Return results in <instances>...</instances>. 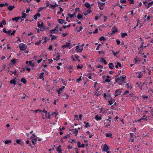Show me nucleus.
<instances>
[{
    "label": "nucleus",
    "instance_id": "19",
    "mask_svg": "<svg viewBox=\"0 0 153 153\" xmlns=\"http://www.w3.org/2000/svg\"><path fill=\"white\" fill-rule=\"evenodd\" d=\"M57 21L59 23L63 24L64 22V21L63 19H59L57 20Z\"/></svg>",
    "mask_w": 153,
    "mask_h": 153
},
{
    "label": "nucleus",
    "instance_id": "15",
    "mask_svg": "<svg viewBox=\"0 0 153 153\" xmlns=\"http://www.w3.org/2000/svg\"><path fill=\"white\" fill-rule=\"evenodd\" d=\"M108 66L110 69H113L114 67V66L113 63H109L108 64Z\"/></svg>",
    "mask_w": 153,
    "mask_h": 153
},
{
    "label": "nucleus",
    "instance_id": "61",
    "mask_svg": "<svg viewBox=\"0 0 153 153\" xmlns=\"http://www.w3.org/2000/svg\"><path fill=\"white\" fill-rule=\"evenodd\" d=\"M98 32V29H96L93 32V33L94 34L97 33Z\"/></svg>",
    "mask_w": 153,
    "mask_h": 153
},
{
    "label": "nucleus",
    "instance_id": "51",
    "mask_svg": "<svg viewBox=\"0 0 153 153\" xmlns=\"http://www.w3.org/2000/svg\"><path fill=\"white\" fill-rule=\"evenodd\" d=\"M81 143L80 142L78 141L77 143V145H78V147L79 148H80L81 147V146L80 145Z\"/></svg>",
    "mask_w": 153,
    "mask_h": 153
},
{
    "label": "nucleus",
    "instance_id": "37",
    "mask_svg": "<svg viewBox=\"0 0 153 153\" xmlns=\"http://www.w3.org/2000/svg\"><path fill=\"white\" fill-rule=\"evenodd\" d=\"M51 36H52L51 40H53L54 39H56L57 38V37L54 35H50Z\"/></svg>",
    "mask_w": 153,
    "mask_h": 153
},
{
    "label": "nucleus",
    "instance_id": "33",
    "mask_svg": "<svg viewBox=\"0 0 153 153\" xmlns=\"http://www.w3.org/2000/svg\"><path fill=\"white\" fill-rule=\"evenodd\" d=\"M70 135L69 134H68L67 135L65 136V137H62L61 138V141L62 142V140L63 139H66L67 138H68V137H70Z\"/></svg>",
    "mask_w": 153,
    "mask_h": 153
},
{
    "label": "nucleus",
    "instance_id": "50",
    "mask_svg": "<svg viewBox=\"0 0 153 153\" xmlns=\"http://www.w3.org/2000/svg\"><path fill=\"white\" fill-rule=\"evenodd\" d=\"M81 77L82 76H81L79 78H78L76 79V82H79V81H81L82 80L81 79Z\"/></svg>",
    "mask_w": 153,
    "mask_h": 153
},
{
    "label": "nucleus",
    "instance_id": "36",
    "mask_svg": "<svg viewBox=\"0 0 153 153\" xmlns=\"http://www.w3.org/2000/svg\"><path fill=\"white\" fill-rule=\"evenodd\" d=\"M121 64L120 63L118 62L117 63V65H115V68H118V66L121 67Z\"/></svg>",
    "mask_w": 153,
    "mask_h": 153
},
{
    "label": "nucleus",
    "instance_id": "48",
    "mask_svg": "<svg viewBox=\"0 0 153 153\" xmlns=\"http://www.w3.org/2000/svg\"><path fill=\"white\" fill-rule=\"evenodd\" d=\"M41 41H42L41 40H39V42H36L35 43V45H39L41 43Z\"/></svg>",
    "mask_w": 153,
    "mask_h": 153
},
{
    "label": "nucleus",
    "instance_id": "21",
    "mask_svg": "<svg viewBox=\"0 0 153 153\" xmlns=\"http://www.w3.org/2000/svg\"><path fill=\"white\" fill-rule=\"evenodd\" d=\"M61 146L60 145L58 146L57 147L56 150L58 152H62V150L61 149Z\"/></svg>",
    "mask_w": 153,
    "mask_h": 153
},
{
    "label": "nucleus",
    "instance_id": "31",
    "mask_svg": "<svg viewBox=\"0 0 153 153\" xmlns=\"http://www.w3.org/2000/svg\"><path fill=\"white\" fill-rule=\"evenodd\" d=\"M95 118L97 120H100L102 119L101 117L100 116L98 117V115H96L95 117Z\"/></svg>",
    "mask_w": 153,
    "mask_h": 153
},
{
    "label": "nucleus",
    "instance_id": "2",
    "mask_svg": "<svg viewBox=\"0 0 153 153\" xmlns=\"http://www.w3.org/2000/svg\"><path fill=\"white\" fill-rule=\"evenodd\" d=\"M112 32L110 33L111 35H113L115 33H116L117 32V28L116 27H114L111 30Z\"/></svg>",
    "mask_w": 153,
    "mask_h": 153
},
{
    "label": "nucleus",
    "instance_id": "40",
    "mask_svg": "<svg viewBox=\"0 0 153 153\" xmlns=\"http://www.w3.org/2000/svg\"><path fill=\"white\" fill-rule=\"evenodd\" d=\"M142 75L143 74H142L141 72H140L139 73V74L137 76V77H138L139 78H140L142 77Z\"/></svg>",
    "mask_w": 153,
    "mask_h": 153
},
{
    "label": "nucleus",
    "instance_id": "23",
    "mask_svg": "<svg viewBox=\"0 0 153 153\" xmlns=\"http://www.w3.org/2000/svg\"><path fill=\"white\" fill-rule=\"evenodd\" d=\"M126 85L127 86V88L128 89H131L132 88V87L131 86V84L129 83H126Z\"/></svg>",
    "mask_w": 153,
    "mask_h": 153
},
{
    "label": "nucleus",
    "instance_id": "24",
    "mask_svg": "<svg viewBox=\"0 0 153 153\" xmlns=\"http://www.w3.org/2000/svg\"><path fill=\"white\" fill-rule=\"evenodd\" d=\"M25 12V11H23V13L22 14V16L21 18L23 19V18H26V16H27V14L24 13V12Z\"/></svg>",
    "mask_w": 153,
    "mask_h": 153
},
{
    "label": "nucleus",
    "instance_id": "10",
    "mask_svg": "<svg viewBox=\"0 0 153 153\" xmlns=\"http://www.w3.org/2000/svg\"><path fill=\"white\" fill-rule=\"evenodd\" d=\"M115 82L118 83V82H119L120 81H121V80H120V77H118V76H116L115 77Z\"/></svg>",
    "mask_w": 153,
    "mask_h": 153
},
{
    "label": "nucleus",
    "instance_id": "64",
    "mask_svg": "<svg viewBox=\"0 0 153 153\" xmlns=\"http://www.w3.org/2000/svg\"><path fill=\"white\" fill-rule=\"evenodd\" d=\"M130 135L131 138H132L134 136V134L132 133H130Z\"/></svg>",
    "mask_w": 153,
    "mask_h": 153
},
{
    "label": "nucleus",
    "instance_id": "27",
    "mask_svg": "<svg viewBox=\"0 0 153 153\" xmlns=\"http://www.w3.org/2000/svg\"><path fill=\"white\" fill-rule=\"evenodd\" d=\"M127 35V34L126 33H121V36L122 38H124Z\"/></svg>",
    "mask_w": 153,
    "mask_h": 153
},
{
    "label": "nucleus",
    "instance_id": "14",
    "mask_svg": "<svg viewBox=\"0 0 153 153\" xmlns=\"http://www.w3.org/2000/svg\"><path fill=\"white\" fill-rule=\"evenodd\" d=\"M14 8H15V7L14 5L10 6L7 7L8 10L10 11H12Z\"/></svg>",
    "mask_w": 153,
    "mask_h": 153
},
{
    "label": "nucleus",
    "instance_id": "44",
    "mask_svg": "<svg viewBox=\"0 0 153 153\" xmlns=\"http://www.w3.org/2000/svg\"><path fill=\"white\" fill-rule=\"evenodd\" d=\"M112 53L114 55V56H116V55L117 54H118L119 53L118 52H114L113 51H112Z\"/></svg>",
    "mask_w": 153,
    "mask_h": 153
},
{
    "label": "nucleus",
    "instance_id": "30",
    "mask_svg": "<svg viewBox=\"0 0 153 153\" xmlns=\"http://www.w3.org/2000/svg\"><path fill=\"white\" fill-rule=\"evenodd\" d=\"M21 81L24 84H26L27 82L26 80L24 78H22L21 80Z\"/></svg>",
    "mask_w": 153,
    "mask_h": 153
},
{
    "label": "nucleus",
    "instance_id": "49",
    "mask_svg": "<svg viewBox=\"0 0 153 153\" xmlns=\"http://www.w3.org/2000/svg\"><path fill=\"white\" fill-rule=\"evenodd\" d=\"M0 23H1L2 24H3L4 25H6V22L5 20L4 19H3L2 21L0 22Z\"/></svg>",
    "mask_w": 153,
    "mask_h": 153
},
{
    "label": "nucleus",
    "instance_id": "56",
    "mask_svg": "<svg viewBox=\"0 0 153 153\" xmlns=\"http://www.w3.org/2000/svg\"><path fill=\"white\" fill-rule=\"evenodd\" d=\"M64 95H65L66 97H64V99H67V98H68V97H69V96L68 95H67V94H65V93H64L63 95V96H64Z\"/></svg>",
    "mask_w": 153,
    "mask_h": 153
},
{
    "label": "nucleus",
    "instance_id": "11",
    "mask_svg": "<svg viewBox=\"0 0 153 153\" xmlns=\"http://www.w3.org/2000/svg\"><path fill=\"white\" fill-rule=\"evenodd\" d=\"M112 98L111 97V100H109L108 101L109 104L110 105H111L113 103V102H114L115 101V100L114 99H112Z\"/></svg>",
    "mask_w": 153,
    "mask_h": 153
},
{
    "label": "nucleus",
    "instance_id": "1",
    "mask_svg": "<svg viewBox=\"0 0 153 153\" xmlns=\"http://www.w3.org/2000/svg\"><path fill=\"white\" fill-rule=\"evenodd\" d=\"M19 47L20 48V51H23L25 50L27 48V45L23 43H20L19 45Z\"/></svg>",
    "mask_w": 153,
    "mask_h": 153
},
{
    "label": "nucleus",
    "instance_id": "59",
    "mask_svg": "<svg viewBox=\"0 0 153 153\" xmlns=\"http://www.w3.org/2000/svg\"><path fill=\"white\" fill-rule=\"evenodd\" d=\"M120 2L123 3H126V0H121Z\"/></svg>",
    "mask_w": 153,
    "mask_h": 153
},
{
    "label": "nucleus",
    "instance_id": "35",
    "mask_svg": "<svg viewBox=\"0 0 153 153\" xmlns=\"http://www.w3.org/2000/svg\"><path fill=\"white\" fill-rule=\"evenodd\" d=\"M76 14V13H74L73 14H70V13H68V16L69 17H70V18H72L73 16H74Z\"/></svg>",
    "mask_w": 153,
    "mask_h": 153
},
{
    "label": "nucleus",
    "instance_id": "54",
    "mask_svg": "<svg viewBox=\"0 0 153 153\" xmlns=\"http://www.w3.org/2000/svg\"><path fill=\"white\" fill-rule=\"evenodd\" d=\"M83 29V27L82 26H81L79 27V29L78 30H77V32H79L80 31H81Z\"/></svg>",
    "mask_w": 153,
    "mask_h": 153
},
{
    "label": "nucleus",
    "instance_id": "13",
    "mask_svg": "<svg viewBox=\"0 0 153 153\" xmlns=\"http://www.w3.org/2000/svg\"><path fill=\"white\" fill-rule=\"evenodd\" d=\"M71 131L73 132L74 134H75V136H76L77 134L78 131L76 128L74 129L71 130Z\"/></svg>",
    "mask_w": 153,
    "mask_h": 153
},
{
    "label": "nucleus",
    "instance_id": "16",
    "mask_svg": "<svg viewBox=\"0 0 153 153\" xmlns=\"http://www.w3.org/2000/svg\"><path fill=\"white\" fill-rule=\"evenodd\" d=\"M153 4V1H152L151 2L147 3V5H146V6L147 7V8H149L150 6H152Z\"/></svg>",
    "mask_w": 153,
    "mask_h": 153
},
{
    "label": "nucleus",
    "instance_id": "7",
    "mask_svg": "<svg viewBox=\"0 0 153 153\" xmlns=\"http://www.w3.org/2000/svg\"><path fill=\"white\" fill-rule=\"evenodd\" d=\"M66 44L65 45H64L62 46V48L64 49L66 48H68L70 46L71 43L70 42H66Z\"/></svg>",
    "mask_w": 153,
    "mask_h": 153
},
{
    "label": "nucleus",
    "instance_id": "55",
    "mask_svg": "<svg viewBox=\"0 0 153 153\" xmlns=\"http://www.w3.org/2000/svg\"><path fill=\"white\" fill-rule=\"evenodd\" d=\"M10 72H11L12 74H14L15 75H16V73H17V71H16V70H15L13 72L12 71H10Z\"/></svg>",
    "mask_w": 153,
    "mask_h": 153
},
{
    "label": "nucleus",
    "instance_id": "53",
    "mask_svg": "<svg viewBox=\"0 0 153 153\" xmlns=\"http://www.w3.org/2000/svg\"><path fill=\"white\" fill-rule=\"evenodd\" d=\"M95 94L97 96H98L100 95V94L99 92H95Z\"/></svg>",
    "mask_w": 153,
    "mask_h": 153
},
{
    "label": "nucleus",
    "instance_id": "4",
    "mask_svg": "<svg viewBox=\"0 0 153 153\" xmlns=\"http://www.w3.org/2000/svg\"><path fill=\"white\" fill-rule=\"evenodd\" d=\"M108 149L109 148L108 146L106 145V144H105L104 145L103 148L102 149L103 151L105 152H107Z\"/></svg>",
    "mask_w": 153,
    "mask_h": 153
},
{
    "label": "nucleus",
    "instance_id": "42",
    "mask_svg": "<svg viewBox=\"0 0 153 153\" xmlns=\"http://www.w3.org/2000/svg\"><path fill=\"white\" fill-rule=\"evenodd\" d=\"M16 59H14L13 60H11L10 61L14 65L16 63Z\"/></svg>",
    "mask_w": 153,
    "mask_h": 153
},
{
    "label": "nucleus",
    "instance_id": "62",
    "mask_svg": "<svg viewBox=\"0 0 153 153\" xmlns=\"http://www.w3.org/2000/svg\"><path fill=\"white\" fill-rule=\"evenodd\" d=\"M16 30H15L13 31L12 33L11 34V35L12 36H13L14 35V34L15 33Z\"/></svg>",
    "mask_w": 153,
    "mask_h": 153
},
{
    "label": "nucleus",
    "instance_id": "52",
    "mask_svg": "<svg viewBox=\"0 0 153 153\" xmlns=\"http://www.w3.org/2000/svg\"><path fill=\"white\" fill-rule=\"evenodd\" d=\"M83 66L82 65L80 66L79 65H78L77 66V69H79V68L81 69L83 68Z\"/></svg>",
    "mask_w": 153,
    "mask_h": 153
},
{
    "label": "nucleus",
    "instance_id": "47",
    "mask_svg": "<svg viewBox=\"0 0 153 153\" xmlns=\"http://www.w3.org/2000/svg\"><path fill=\"white\" fill-rule=\"evenodd\" d=\"M59 27L58 26H56L55 27V28L53 29L54 31H57V32H58L59 31L58 30V28Z\"/></svg>",
    "mask_w": 153,
    "mask_h": 153
},
{
    "label": "nucleus",
    "instance_id": "20",
    "mask_svg": "<svg viewBox=\"0 0 153 153\" xmlns=\"http://www.w3.org/2000/svg\"><path fill=\"white\" fill-rule=\"evenodd\" d=\"M134 60L135 61V64H136L137 62H140L141 61L140 58L137 56H136L135 58H134Z\"/></svg>",
    "mask_w": 153,
    "mask_h": 153
},
{
    "label": "nucleus",
    "instance_id": "58",
    "mask_svg": "<svg viewBox=\"0 0 153 153\" xmlns=\"http://www.w3.org/2000/svg\"><path fill=\"white\" fill-rule=\"evenodd\" d=\"M102 16V15L100 14L99 16H96L95 17V19L96 20H97L98 19L99 17H100Z\"/></svg>",
    "mask_w": 153,
    "mask_h": 153
},
{
    "label": "nucleus",
    "instance_id": "38",
    "mask_svg": "<svg viewBox=\"0 0 153 153\" xmlns=\"http://www.w3.org/2000/svg\"><path fill=\"white\" fill-rule=\"evenodd\" d=\"M77 17L79 19H80L82 18V16L80 13L77 16Z\"/></svg>",
    "mask_w": 153,
    "mask_h": 153
},
{
    "label": "nucleus",
    "instance_id": "28",
    "mask_svg": "<svg viewBox=\"0 0 153 153\" xmlns=\"http://www.w3.org/2000/svg\"><path fill=\"white\" fill-rule=\"evenodd\" d=\"M112 134L110 133H106L105 134V136L106 137H110L111 138H113V137H112Z\"/></svg>",
    "mask_w": 153,
    "mask_h": 153
},
{
    "label": "nucleus",
    "instance_id": "41",
    "mask_svg": "<svg viewBox=\"0 0 153 153\" xmlns=\"http://www.w3.org/2000/svg\"><path fill=\"white\" fill-rule=\"evenodd\" d=\"M71 26V25L69 24L68 25H63V29H65L66 27H69Z\"/></svg>",
    "mask_w": 153,
    "mask_h": 153
},
{
    "label": "nucleus",
    "instance_id": "8",
    "mask_svg": "<svg viewBox=\"0 0 153 153\" xmlns=\"http://www.w3.org/2000/svg\"><path fill=\"white\" fill-rule=\"evenodd\" d=\"M16 77L14 78L13 79H11L10 81V83L11 84H13L14 85H15L16 84Z\"/></svg>",
    "mask_w": 153,
    "mask_h": 153
},
{
    "label": "nucleus",
    "instance_id": "5",
    "mask_svg": "<svg viewBox=\"0 0 153 153\" xmlns=\"http://www.w3.org/2000/svg\"><path fill=\"white\" fill-rule=\"evenodd\" d=\"M65 88V87L64 86H62L61 88H59L58 90H56L57 92L59 95L60 94V93L61 92V91L63 89Z\"/></svg>",
    "mask_w": 153,
    "mask_h": 153
},
{
    "label": "nucleus",
    "instance_id": "22",
    "mask_svg": "<svg viewBox=\"0 0 153 153\" xmlns=\"http://www.w3.org/2000/svg\"><path fill=\"white\" fill-rule=\"evenodd\" d=\"M76 49L77 50V51L78 52L81 53L83 49L82 48L81 49H79V46L77 45L76 46Z\"/></svg>",
    "mask_w": 153,
    "mask_h": 153
},
{
    "label": "nucleus",
    "instance_id": "45",
    "mask_svg": "<svg viewBox=\"0 0 153 153\" xmlns=\"http://www.w3.org/2000/svg\"><path fill=\"white\" fill-rule=\"evenodd\" d=\"M46 8V7H40L39 8V9L38 10V12H39L41 10H42L44 8Z\"/></svg>",
    "mask_w": 153,
    "mask_h": 153
},
{
    "label": "nucleus",
    "instance_id": "39",
    "mask_svg": "<svg viewBox=\"0 0 153 153\" xmlns=\"http://www.w3.org/2000/svg\"><path fill=\"white\" fill-rule=\"evenodd\" d=\"M44 74V72H42L39 75V78L41 79H42L43 77V74Z\"/></svg>",
    "mask_w": 153,
    "mask_h": 153
},
{
    "label": "nucleus",
    "instance_id": "32",
    "mask_svg": "<svg viewBox=\"0 0 153 153\" xmlns=\"http://www.w3.org/2000/svg\"><path fill=\"white\" fill-rule=\"evenodd\" d=\"M84 123L85 124V128H88L90 126V125L89 124V123L88 122H86L85 121H84Z\"/></svg>",
    "mask_w": 153,
    "mask_h": 153
},
{
    "label": "nucleus",
    "instance_id": "12",
    "mask_svg": "<svg viewBox=\"0 0 153 153\" xmlns=\"http://www.w3.org/2000/svg\"><path fill=\"white\" fill-rule=\"evenodd\" d=\"M16 142L18 144H19L21 145H24V143L23 142H22L21 140L20 139H17L16 140Z\"/></svg>",
    "mask_w": 153,
    "mask_h": 153
},
{
    "label": "nucleus",
    "instance_id": "18",
    "mask_svg": "<svg viewBox=\"0 0 153 153\" xmlns=\"http://www.w3.org/2000/svg\"><path fill=\"white\" fill-rule=\"evenodd\" d=\"M100 61L101 62H103L104 63L105 65H106L107 64L106 61L102 58H101L100 59Z\"/></svg>",
    "mask_w": 153,
    "mask_h": 153
},
{
    "label": "nucleus",
    "instance_id": "60",
    "mask_svg": "<svg viewBox=\"0 0 153 153\" xmlns=\"http://www.w3.org/2000/svg\"><path fill=\"white\" fill-rule=\"evenodd\" d=\"M129 1H130L129 2L130 4H133L134 3V1L133 0H128Z\"/></svg>",
    "mask_w": 153,
    "mask_h": 153
},
{
    "label": "nucleus",
    "instance_id": "46",
    "mask_svg": "<svg viewBox=\"0 0 153 153\" xmlns=\"http://www.w3.org/2000/svg\"><path fill=\"white\" fill-rule=\"evenodd\" d=\"M11 142V140H6L5 141L4 143L5 144H7Z\"/></svg>",
    "mask_w": 153,
    "mask_h": 153
},
{
    "label": "nucleus",
    "instance_id": "3",
    "mask_svg": "<svg viewBox=\"0 0 153 153\" xmlns=\"http://www.w3.org/2000/svg\"><path fill=\"white\" fill-rule=\"evenodd\" d=\"M122 91V90L120 89L116 90L115 92V97H116L118 95H119L120 94Z\"/></svg>",
    "mask_w": 153,
    "mask_h": 153
},
{
    "label": "nucleus",
    "instance_id": "34",
    "mask_svg": "<svg viewBox=\"0 0 153 153\" xmlns=\"http://www.w3.org/2000/svg\"><path fill=\"white\" fill-rule=\"evenodd\" d=\"M99 40L100 41H105V37H104V36H102L99 39Z\"/></svg>",
    "mask_w": 153,
    "mask_h": 153
},
{
    "label": "nucleus",
    "instance_id": "63",
    "mask_svg": "<svg viewBox=\"0 0 153 153\" xmlns=\"http://www.w3.org/2000/svg\"><path fill=\"white\" fill-rule=\"evenodd\" d=\"M65 127H63L62 128H59V130L60 131H62V130H65Z\"/></svg>",
    "mask_w": 153,
    "mask_h": 153
},
{
    "label": "nucleus",
    "instance_id": "26",
    "mask_svg": "<svg viewBox=\"0 0 153 153\" xmlns=\"http://www.w3.org/2000/svg\"><path fill=\"white\" fill-rule=\"evenodd\" d=\"M60 55L59 53H58L56 58H53L54 60L57 61L60 59Z\"/></svg>",
    "mask_w": 153,
    "mask_h": 153
},
{
    "label": "nucleus",
    "instance_id": "6",
    "mask_svg": "<svg viewBox=\"0 0 153 153\" xmlns=\"http://www.w3.org/2000/svg\"><path fill=\"white\" fill-rule=\"evenodd\" d=\"M120 80L121 81L123 82H124L126 79V76L125 75H123L120 77Z\"/></svg>",
    "mask_w": 153,
    "mask_h": 153
},
{
    "label": "nucleus",
    "instance_id": "25",
    "mask_svg": "<svg viewBox=\"0 0 153 153\" xmlns=\"http://www.w3.org/2000/svg\"><path fill=\"white\" fill-rule=\"evenodd\" d=\"M85 6L88 8H91L90 4L88 2H85Z\"/></svg>",
    "mask_w": 153,
    "mask_h": 153
},
{
    "label": "nucleus",
    "instance_id": "43",
    "mask_svg": "<svg viewBox=\"0 0 153 153\" xmlns=\"http://www.w3.org/2000/svg\"><path fill=\"white\" fill-rule=\"evenodd\" d=\"M69 71L71 73L72 71L71 70L72 69V67L71 66H70L69 67H67Z\"/></svg>",
    "mask_w": 153,
    "mask_h": 153
},
{
    "label": "nucleus",
    "instance_id": "57",
    "mask_svg": "<svg viewBox=\"0 0 153 153\" xmlns=\"http://www.w3.org/2000/svg\"><path fill=\"white\" fill-rule=\"evenodd\" d=\"M11 31L10 30H9L8 31H7V33H6L8 35H11Z\"/></svg>",
    "mask_w": 153,
    "mask_h": 153
},
{
    "label": "nucleus",
    "instance_id": "9",
    "mask_svg": "<svg viewBox=\"0 0 153 153\" xmlns=\"http://www.w3.org/2000/svg\"><path fill=\"white\" fill-rule=\"evenodd\" d=\"M84 76H86L88 77V78H89V79H92V77L91 75V73H85L84 75Z\"/></svg>",
    "mask_w": 153,
    "mask_h": 153
},
{
    "label": "nucleus",
    "instance_id": "29",
    "mask_svg": "<svg viewBox=\"0 0 153 153\" xmlns=\"http://www.w3.org/2000/svg\"><path fill=\"white\" fill-rule=\"evenodd\" d=\"M98 5L99 7H102L105 5V3H101L100 2H98Z\"/></svg>",
    "mask_w": 153,
    "mask_h": 153
},
{
    "label": "nucleus",
    "instance_id": "17",
    "mask_svg": "<svg viewBox=\"0 0 153 153\" xmlns=\"http://www.w3.org/2000/svg\"><path fill=\"white\" fill-rule=\"evenodd\" d=\"M38 23V27L40 28V27H44V25L43 22H42L41 24H40L39 22H37Z\"/></svg>",
    "mask_w": 153,
    "mask_h": 153
}]
</instances>
